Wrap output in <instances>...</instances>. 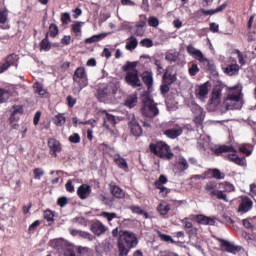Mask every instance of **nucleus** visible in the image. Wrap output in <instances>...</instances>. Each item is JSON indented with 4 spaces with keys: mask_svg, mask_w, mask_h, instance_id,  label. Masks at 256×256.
<instances>
[{
    "mask_svg": "<svg viewBox=\"0 0 256 256\" xmlns=\"http://www.w3.org/2000/svg\"><path fill=\"white\" fill-rule=\"evenodd\" d=\"M139 244L137 234L131 231H121L117 240L118 256H128L131 249Z\"/></svg>",
    "mask_w": 256,
    "mask_h": 256,
    "instance_id": "nucleus-1",
    "label": "nucleus"
},
{
    "mask_svg": "<svg viewBox=\"0 0 256 256\" xmlns=\"http://www.w3.org/2000/svg\"><path fill=\"white\" fill-rule=\"evenodd\" d=\"M211 151L217 157L223 156V153H229L228 155H224V159L226 161H230L231 163L239 165L240 167H247V160L245 159V157H239V155H237V150L233 146H215L211 149Z\"/></svg>",
    "mask_w": 256,
    "mask_h": 256,
    "instance_id": "nucleus-2",
    "label": "nucleus"
},
{
    "mask_svg": "<svg viewBox=\"0 0 256 256\" xmlns=\"http://www.w3.org/2000/svg\"><path fill=\"white\" fill-rule=\"evenodd\" d=\"M219 183L216 181H208L204 185L205 192L210 195V197H216V199H219L220 201H225V203H229V199L227 198V194H225V191H228V193H231V191H235V186L229 182H224V188L225 190H219Z\"/></svg>",
    "mask_w": 256,
    "mask_h": 256,
    "instance_id": "nucleus-3",
    "label": "nucleus"
},
{
    "mask_svg": "<svg viewBox=\"0 0 256 256\" xmlns=\"http://www.w3.org/2000/svg\"><path fill=\"white\" fill-rule=\"evenodd\" d=\"M150 152L153 153V155H156V157H159L160 159H164L166 161H171L173 157H175V154L171 151V146L169 144L158 141L156 143H151L149 145Z\"/></svg>",
    "mask_w": 256,
    "mask_h": 256,
    "instance_id": "nucleus-4",
    "label": "nucleus"
},
{
    "mask_svg": "<svg viewBox=\"0 0 256 256\" xmlns=\"http://www.w3.org/2000/svg\"><path fill=\"white\" fill-rule=\"evenodd\" d=\"M117 91H119V84L110 82L108 84L99 86V88L96 90L95 97L100 103H105L109 97L116 95Z\"/></svg>",
    "mask_w": 256,
    "mask_h": 256,
    "instance_id": "nucleus-5",
    "label": "nucleus"
},
{
    "mask_svg": "<svg viewBox=\"0 0 256 256\" xmlns=\"http://www.w3.org/2000/svg\"><path fill=\"white\" fill-rule=\"evenodd\" d=\"M142 107L141 113L144 117L148 119H153L159 115V108L157 107V103L148 95H142Z\"/></svg>",
    "mask_w": 256,
    "mask_h": 256,
    "instance_id": "nucleus-6",
    "label": "nucleus"
},
{
    "mask_svg": "<svg viewBox=\"0 0 256 256\" xmlns=\"http://www.w3.org/2000/svg\"><path fill=\"white\" fill-rule=\"evenodd\" d=\"M227 91L228 94L224 99L227 109H239V106H229L227 101H230V103H243V86L237 84L233 87H228Z\"/></svg>",
    "mask_w": 256,
    "mask_h": 256,
    "instance_id": "nucleus-7",
    "label": "nucleus"
},
{
    "mask_svg": "<svg viewBox=\"0 0 256 256\" xmlns=\"http://www.w3.org/2000/svg\"><path fill=\"white\" fill-rule=\"evenodd\" d=\"M74 83H77L79 86L80 91L85 89L87 85H89V78H87V71H85L84 67H78L73 75Z\"/></svg>",
    "mask_w": 256,
    "mask_h": 256,
    "instance_id": "nucleus-8",
    "label": "nucleus"
},
{
    "mask_svg": "<svg viewBox=\"0 0 256 256\" xmlns=\"http://www.w3.org/2000/svg\"><path fill=\"white\" fill-rule=\"evenodd\" d=\"M128 127L130 129L131 135L134 137H141L143 135V128L135 118V114H130L128 117Z\"/></svg>",
    "mask_w": 256,
    "mask_h": 256,
    "instance_id": "nucleus-9",
    "label": "nucleus"
},
{
    "mask_svg": "<svg viewBox=\"0 0 256 256\" xmlns=\"http://www.w3.org/2000/svg\"><path fill=\"white\" fill-rule=\"evenodd\" d=\"M217 241H219L221 251H223L224 253H231L232 255H237V253L241 251L240 246H236L235 244L225 239L217 238Z\"/></svg>",
    "mask_w": 256,
    "mask_h": 256,
    "instance_id": "nucleus-10",
    "label": "nucleus"
},
{
    "mask_svg": "<svg viewBox=\"0 0 256 256\" xmlns=\"http://www.w3.org/2000/svg\"><path fill=\"white\" fill-rule=\"evenodd\" d=\"M125 81L127 85L133 87L134 89L137 87H141V79H139V70L128 71L125 76Z\"/></svg>",
    "mask_w": 256,
    "mask_h": 256,
    "instance_id": "nucleus-11",
    "label": "nucleus"
},
{
    "mask_svg": "<svg viewBox=\"0 0 256 256\" xmlns=\"http://www.w3.org/2000/svg\"><path fill=\"white\" fill-rule=\"evenodd\" d=\"M186 50H187L188 55H190L191 57H194V59L199 61V63H206L207 65H210L209 59H207L203 55V52H201V50L195 48V46H193L192 44L188 45L186 47Z\"/></svg>",
    "mask_w": 256,
    "mask_h": 256,
    "instance_id": "nucleus-12",
    "label": "nucleus"
},
{
    "mask_svg": "<svg viewBox=\"0 0 256 256\" xmlns=\"http://www.w3.org/2000/svg\"><path fill=\"white\" fill-rule=\"evenodd\" d=\"M19 65V56L15 53L8 55L5 62L0 64V73H5L9 67H17Z\"/></svg>",
    "mask_w": 256,
    "mask_h": 256,
    "instance_id": "nucleus-13",
    "label": "nucleus"
},
{
    "mask_svg": "<svg viewBox=\"0 0 256 256\" xmlns=\"http://www.w3.org/2000/svg\"><path fill=\"white\" fill-rule=\"evenodd\" d=\"M48 147L50 149L49 154L51 157H57V153H61V151H63L61 142L55 138H50L48 140Z\"/></svg>",
    "mask_w": 256,
    "mask_h": 256,
    "instance_id": "nucleus-14",
    "label": "nucleus"
},
{
    "mask_svg": "<svg viewBox=\"0 0 256 256\" xmlns=\"http://www.w3.org/2000/svg\"><path fill=\"white\" fill-rule=\"evenodd\" d=\"M251 209H253V200L247 196H241L238 213H248Z\"/></svg>",
    "mask_w": 256,
    "mask_h": 256,
    "instance_id": "nucleus-15",
    "label": "nucleus"
},
{
    "mask_svg": "<svg viewBox=\"0 0 256 256\" xmlns=\"http://www.w3.org/2000/svg\"><path fill=\"white\" fill-rule=\"evenodd\" d=\"M223 97V85H216L212 91L211 103L212 105H219Z\"/></svg>",
    "mask_w": 256,
    "mask_h": 256,
    "instance_id": "nucleus-16",
    "label": "nucleus"
},
{
    "mask_svg": "<svg viewBox=\"0 0 256 256\" xmlns=\"http://www.w3.org/2000/svg\"><path fill=\"white\" fill-rule=\"evenodd\" d=\"M207 95H209V84L208 82L198 86L195 90V96L200 101H205L207 99Z\"/></svg>",
    "mask_w": 256,
    "mask_h": 256,
    "instance_id": "nucleus-17",
    "label": "nucleus"
},
{
    "mask_svg": "<svg viewBox=\"0 0 256 256\" xmlns=\"http://www.w3.org/2000/svg\"><path fill=\"white\" fill-rule=\"evenodd\" d=\"M90 230L97 237H101V235L107 231V226H105L101 221L97 220L91 224Z\"/></svg>",
    "mask_w": 256,
    "mask_h": 256,
    "instance_id": "nucleus-18",
    "label": "nucleus"
},
{
    "mask_svg": "<svg viewBox=\"0 0 256 256\" xmlns=\"http://www.w3.org/2000/svg\"><path fill=\"white\" fill-rule=\"evenodd\" d=\"M198 225H215V218L205 216L203 214L192 215Z\"/></svg>",
    "mask_w": 256,
    "mask_h": 256,
    "instance_id": "nucleus-19",
    "label": "nucleus"
},
{
    "mask_svg": "<svg viewBox=\"0 0 256 256\" xmlns=\"http://www.w3.org/2000/svg\"><path fill=\"white\" fill-rule=\"evenodd\" d=\"M174 167L178 173H185V171L189 169V162L185 157L181 156L179 160L174 164Z\"/></svg>",
    "mask_w": 256,
    "mask_h": 256,
    "instance_id": "nucleus-20",
    "label": "nucleus"
},
{
    "mask_svg": "<svg viewBox=\"0 0 256 256\" xmlns=\"http://www.w3.org/2000/svg\"><path fill=\"white\" fill-rule=\"evenodd\" d=\"M77 195L80 199L85 200L91 195V186L88 184H82L77 189Z\"/></svg>",
    "mask_w": 256,
    "mask_h": 256,
    "instance_id": "nucleus-21",
    "label": "nucleus"
},
{
    "mask_svg": "<svg viewBox=\"0 0 256 256\" xmlns=\"http://www.w3.org/2000/svg\"><path fill=\"white\" fill-rule=\"evenodd\" d=\"M109 189H110L111 195H113V197H115V199H125V191H123L121 189V187H119L113 183H110Z\"/></svg>",
    "mask_w": 256,
    "mask_h": 256,
    "instance_id": "nucleus-22",
    "label": "nucleus"
},
{
    "mask_svg": "<svg viewBox=\"0 0 256 256\" xmlns=\"http://www.w3.org/2000/svg\"><path fill=\"white\" fill-rule=\"evenodd\" d=\"M102 113H105L103 127L106 129H109V127H115L117 125V120L115 119V116L113 114H109L107 110H103Z\"/></svg>",
    "mask_w": 256,
    "mask_h": 256,
    "instance_id": "nucleus-23",
    "label": "nucleus"
},
{
    "mask_svg": "<svg viewBox=\"0 0 256 256\" xmlns=\"http://www.w3.org/2000/svg\"><path fill=\"white\" fill-rule=\"evenodd\" d=\"M164 135L168 137V139H177V137H181V135H183V128L166 129L164 131Z\"/></svg>",
    "mask_w": 256,
    "mask_h": 256,
    "instance_id": "nucleus-24",
    "label": "nucleus"
},
{
    "mask_svg": "<svg viewBox=\"0 0 256 256\" xmlns=\"http://www.w3.org/2000/svg\"><path fill=\"white\" fill-rule=\"evenodd\" d=\"M239 69L240 67L238 66V64L234 63L227 65L224 69V72L226 73V75L233 77V75H239Z\"/></svg>",
    "mask_w": 256,
    "mask_h": 256,
    "instance_id": "nucleus-25",
    "label": "nucleus"
},
{
    "mask_svg": "<svg viewBox=\"0 0 256 256\" xmlns=\"http://www.w3.org/2000/svg\"><path fill=\"white\" fill-rule=\"evenodd\" d=\"M52 121L54 125H56V127H63V125L67 123V118L65 117V114L58 113L54 115V117L52 118Z\"/></svg>",
    "mask_w": 256,
    "mask_h": 256,
    "instance_id": "nucleus-26",
    "label": "nucleus"
},
{
    "mask_svg": "<svg viewBox=\"0 0 256 256\" xmlns=\"http://www.w3.org/2000/svg\"><path fill=\"white\" fill-rule=\"evenodd\" d=\"M114 162L119 167V169H123V171L125 172L129 171V164L127 163V160H125V158L118 155L114 158Z\"/></svg>",
    "mask_w": 256,
    "mask_h": 256,
    "instance_id": "nucleus-27",
    "label": "nucleus"
},
{
    "mask_svg": "<svg viewBox=\"0 0 256 256\" xmlns=\"http://www.w3.org/2000/svg\"><path fill=\"white\" fill-rule=\"evenodd\" d=\"M142 81L148 89H151L153 87V72H143Z\"/></svg>",
    "mask_w": 256,
    "mask_h": 256,
    "instance_id": "nucleus-28",
    "label": "nucleus"
},
{
    "mask_svg": "<svg viewBox=\"0 0 256 256\" xmlns=\"http://www.w3.org/2000/svg\"><path fill=\"white\" fill-rule=\"evenodd\" d=\"M157 211L162 217H165L169 214V211H171V204L167 202H162L158 205Z\"/></svg>",
    "mask_w": 256,
    "mask_h": 256,
    "instance_id": "nucleus-29",
    "label": "nucleus"
},
{
    "mask_svg": "<svg viewBox=\"0 0 256 256\" xmlns=\"http://www.w3.org/2000/svg\"><path fill=\"white\" fill-rule=\"evenodd\" d=\"M226 7H227V4L224 3V4L220 5L219 7H217L216 9L205 10V9L201 8L200 11H201V13H203V15H215V13H221V11L226 9Z\"/></svg>",
    "mask_w": 256,
    "mask_h": 256,
    "instance_id": "nucleus-30",
    "label": "nucleus"
},
{
    "mask_svg": "<svg viewBox=\"0 0 256 256\" xmlns=\"http://www.w3.org/2000/svg\"><path fill=\"white\" fill-rule=\"evenodd\" d=\"M130 211L136 215H143L144 219H149V212L143 210L141 206H130Z\"/></svg>",
    "mask_w": 256,
    "mask_h": 256,
    "instance_id": "nucleus-31",
    "label": "nucleus"
},
{
    "mask_svg": "<svg viewBox=\"0 0 256 256\" xmlns=\"http://www.w3.org/2000/svg\"><path fill=\"white\" fill-rule=\"evenodd\" d=\"M34 93H37L39 97H45L47 95V90L43 88V84L41 82H36L33 85Z\"/></svg>",
    "mask_w": 256,
    "mask_h": 256,
    "instance_id": "nucleus-32",
    "label": "nucleus"
},
{
    "mask_svg": "<svg viewBox=\"0 0 256 256\" xmlns=\"http://www.w3.org/2000/svg\"><path fill=\"white\" fill-rule=\"evenodd\" d=\"M137 45H139V41L137 38H135V36H131L127 39L126 49L127 51H133V49H137Z\"/></svg>",
    "mask_w": 256,
    "mask_h": 256,
    "instance_id": "nucleus-33",
    "label": "nucleus"
},
{
    "mask_svg": "<svg viewBox=\"0 0 256 256\" xmlns=\"http://www.w3.org/2000/svg\"><path fill=\"white\" fill-rule=\"evenodd\" d=\"M206 175H211L213 179H225V174L221 173V170L214 168V169H208L206 172Z\"/></svg>",
    "mask_w": 256,
    "mask_h": 256,
    "instance_id": "nucleus-34",
    "label": "nucleus"
},
{
    "mask_svg": "<svg viewBox=\"0 0 256 256\" xmlns=\"http://www.w3.org/2000/svg\"><path fill=\"white\" fill-rule=\"evenodd\" d=\"M41 51H51V42L49 41V32L46 33L45 38L40 42Z\"/></svg>",
    "mask_w": 256,
    "mask_h": 256,
    "instance_id": "nucleus-35",
    "label": "nucleus"
},
{
    "mask_svg": "<svg viewBox=\"0 0 256 256\" xmlns=\"http://www.w3.org/2000/svg\"><path fill=\"white\" fill-rule=\"evenodd\" d=\"M255 222H256V217L246 218L242 220V224L245 227V229H251L252 231L256 229Z\"/></svg>",
    "mask_w": 256,
    "mask_h": 256,
    "instance_id": "nucleus-36",
    "label": "nucleus"
},
{
    "mask_svg": "<svg viewBox=\"0 0 256 256\" xmlns=\"http://www.w3.org/2000/svg\"><path fill=\"white\" fill-rule=\"evenodd\" d=\"M126 107H129V109H133L137 105V94H131L127 97L125 101Z\"/></svg>",
    "mask_w": 256,
    "mask_h": 256,
    "instance_id": "nucleus-37",
    "label": "nucleus"
},
{
    "mask_svg": "<svg viewBox=\"0 0 256 256\" xmlns=\"http://www.w3.org/2000/svg\"><path fill=\"white\" fill-rule=\"evenodd\" d=\"M175 79L176 77L174 75L165 72L162 76V83L171 86L175 83Z\"/></svg>",
    "mask_w": 256,
    "mask_h": 256,
    "instance_id": "nucleus-38",
    "label": "nucleus"
},
{
    "mask_svg": "<svg viewBox=\"0 0 256 256\" xmlns=\"http://www.w3.org/2000/svg\"><path fill=\"white\" fill-rule=\"evenodd\" d=\"M157 236L159 237V239L161 241H163L164 243H171L172 245L175 244V240H173V237H171L170 235L167 234H163L161 231H156Z\"/></svg>",
    "mask_w": 256,
    "mask_h": 256,
    "instance_id": "nucleus-39",
    "label": "nucleus"
},
{
    "mask_svg": "<svg viewBox=\"0 0 256 256\" xmlns=\"http://www.w3.org/2000/svg\"><path fill=\"white\" fill-rule=\"evenodd\" d=\"M9 97H11V92L5 88H0V104L7 103Z\"/></svg>",
    "mask_w": 256,
    "mask_h": 256,
    "instance_id": "nucleus-40",
    "label": "nucleus"
},
{
    "mask_svg": "<svg viewBox=\"0 0 256 256\" xmlns=\"http://www.w3.org/2000/svg\"><path fill=\"white\" fill-rule=\"evenodd\" d=\"M49 246L52 247V249H63V239L57 238L49 241Z\"/></svg>",
    "mask_w": 256,
    "mask_h": 256,
    "instance_id": "nucleus-41",
    "label": "nucleus"
},
{
    "mask_svg": "<svg viewBox=\"0 0 256 256\" xmlns=\"http://www.w3.org/2000/svg\"><path fill=\"white\" fill-rule=\"evenodd\" d=\"M205 121V111L203 108H199V114L194 117V123L196 125H203Z\"/></svg>",
    "mask_w": 256,
    "mask_h": 256,
    "instance_id": "nucleus-42",
    "label": "nucleus"
},
{
    "mask_svg": "<svg viewBox=\"0 0 256 256\" xmlns=\"http://www.w3.org/2000/svg\"><path fill=\"white\" fill-rule=\"evenodd\" d=\"M106 35L105 34H97V35H93L90 38H87L85 40V43L87 44H91V43H99V41H101L102 39H105Z\"/></svg>",
    "mask_w": 256,
    "mask_h": 256,
    "instance_id": "nucleus-43",
    "label": "nucleus"
},
{
    "mask_svg": "<svg viewBox=\"0 0 256 256\" xmlns=\"http://www.w3.org/2000/svg\"><path fill=\"white\" fill-rule=\"evenodd\" d=\"M166 61L169 63H177V60L179 59V53L177 52H167L165 55Z\"/></svg>",
    "mask_w": 256,
    "mask_h": 256,
    "instance_id": "nucleus-44",
    "label": "nucleus"
},
{
    "mask_svg": "<svg viewBox=\"0 0 256 256\" xmlns=\"http://www.w3.org/2000/svg\"><path fill=\"white\" fill-rule=\"evenodd\" d=\"M234 53L238 56V62L240 65H246L245 59H247V55L243 54L239 49L234 50Z\"/></svg>",
    "mask_w": 256,
    "mask_h": 256,
    "instance_id": "nucleus-45",
    "label": "nucleus"
},
{
    "mask_svg": "<svg viewBox=\"0 0 256 256\" xmlns=\"http://www.w3.org/2000/svg\"><path fill=\"white\" fill-rule=\"evenodd\" d=\"M49 33H50V37H57L59 35V27L57 26V24L52 23L49 26Z\"/></svg>",
    "mask_w": 256,
    "mask_h": 256,
    "instance_id": "nucleus-46",
    "label": "nucleus"
},
{
    "mask_svg": "<svg viewBox=\"0 0 256 256\" xmlns=\"http://www.w3.org/2000/svg\"><path fill=\"white\" fill-rule=\"evenodd\" d=\"M101 216L107 219L108 223H111L113 219H117V213L115 212H102Z\"/></svg>",
    "mask_w": 256,
    "mask_h": 256,
    "instance_id": "nucleus-47",
    "label": "nucleus"
},
{
    "mask_svg": "<svg viewBox=\"0 0 256 256\" xmlns=\"http://www.w3.org/2000/svg\"><path fill=\"white\" fill-rule=\"evenodd\" d=\"M72 32L75 34V37H81V22L72 24Z\"/></svg>",
    "mask_w": 256,
    "mask_h": 256,
    "instance_id": "nucleus-48",
    "label": "nucleus"
},
{
    "mask_svg": "<svg viewBox=\"0 0 256 256\" xmlns=\"http://www.w3.org/2000/svg\"><path fill=\"white\" fill-rule=\"evenodd\" d=\"M137 68V62H130L128 61L126 65L122 67L123 71L129 73V71H135Z\"/></svg>",
    "mask_w": 256,
    "mask_h": 256,
    "instance_id": "nucleus-49",
    "label": "nucleus"
},
{
    "mask_svg": "<svg viewBox=\"0 0 256 256\" xmlns=\"http://www.w3.org/2000/svg\"><path fill=\"white\" fill-rule=\"evenodd\" d=\"M153 61L157 69V75H162L163 71H165V69H163V62L157 58H154Z\"/></svg>",
    "mask_w": 256,
    "mask_h": 256,
    "instance_id": "nucleus-50",
    "label": "nucleus"
},
{
    "mask_svg": "<svg viewBox=\"0 0 256 256\" xmlns=\"http://www.w3.org/2000/svg\"><path fill=\"white\" fill-rule=\"evenodd\" d=\"M199 71H200L199 66L195 63H192L188 69V73L191 77H195V75H197Z\"/></svg>",
    "mask_w": 256,
    "mask_h": 256,
    "instance_id": "nucleus-51",
    "label": "nucleus"
},
{
    "mask_svg": "<svg viewBox=\"0 0 256 256\" xmlns=\"http://www.w3.org/2000/svg\"><path fill=\"white\" fill-rule=\"evenodd\" d=\"M41 225V220L34 221L28 228V233L30 235H33L37 231V228Z\"/></svg>",
    "mask_w": 256,
    "mask_h": 256,
    "instance_id": "nucleus-52",
    "label": "nucleus"
},
{
    "mask_svg": "<svg viewBox=\"0 0 256 256\" xmlns=\"http://www.w3.org/2000/svg\"><path fill=\"white\" fill-rule=\"evenodd\" d=\"M33 175H34V179H37L38 181H40L41 177L45 175V170H43V168H35L33 170Z\"/></svg>",
    "mask_w": 256,
    "mask_h": 256,
    "instance_id": "nucleus-53",
    "label": "nucleus"
},
{
    "mask_svg": "<svg viewBox=\"0 0 256 256\" xmlns=\"http://www.w3.org/2000/svg\"><path fill=\"white\" fill-rule=\"evenodd\" d=\"M167 181H169L167 179V176L162 174V175L159 176L158 180L154 182V187L163 186L167 183Z\"/></svg>",
    "mask_w": 256,
    "mask_h": 256,
    "instance_id": "nucleus-54",
    "label": "nucleus"
},
{
    "mask_svg": "<svg viewBox=\"0 0 256 256\" xmlns=\"http://www.w3.org/2000/svg\"><path fill=\"white\" fill-rule=\"evenodd\" d=\"M78 233L79 237H82V239H87L88 241H93V239H95V237H93V235L89 232H85V231H80V232H76Z\"/></svg>",
    "mask_w": 256,
    "mask_h": 256,
    "instance_id": "nucleus-55",
    "label": "nucleus"
},
{
    "mask_svg": "<svg viewBox=\"0 0 256 256\" xmlns=\"http://www.w3.org/2000/svg\"><path fill=\"white\" fill-rule=\"evenodd\" d=\"M44 219L49 221H55V214L50 209L44 211Z\"/></svg>",
    "mask_w": 256,
    "mask_h": 256,
    "instance_id": "nucleus-56",
    "label": "nucleus"
},
{
    "mask_svg": "<svg viewBox=\"0 0 256 256\" xmlns=\"http://www.w3.org/2000/svg\"><path fill=\"white\" fill-rule=\"evenodd\" d=\"M148 25L150 27H159V18L155 16H150L148 19Z\"/></svg>",
    "mask_w": 256,
    "mask_h": 256,
    "instance_id": "nucleus-57",
    "label": "nucleus"
},
{
    "mask_svg": "<svg viewBox=\"0 0 256 256\" xmlns=\"http://www.w3.org/2000/svg\"><path fill=\"white\" fill-rule=\"evenodd\" d=\"M68 141L70 143H81V136L79 135V133H74L69 136Z\"/></svg>",
    "mask_w": 256,
    "mask_h": 256,
    "instance_id": "nucleus-58",
    "label": "nucleus"
},
{
    "mask_svg": "<svg viewBox=\"0 0 256 256\" xmlns=\"http://www.w3.org/2000/svg\"><path fill=\"white\" fill-rule=\"evenodd\" d=\"M156 189H159V194L162 195L163 197H167V195H169V193H171V189L165 187L164 185L159 186V187H155Z\"/></svg>",
    "mask_w": 256,
    "mask_h": 256,
    "instance_id": "nucleus-59",
    "label": "nucleus"
},
{
    "mask_svg": "<svg viewBox=\"0 0 256 256\" xmlns=\"http://www.w3.org/2000/svg\"><path fill=\"white\" fill-rule=\"evenodd\" d=\"M9 13L7 12V10H0V23L2 25H5V23H7V17H8Z\"/></svg>",
    "mask_w": 256,
    "mask_h": 256,
    "instance_id": "nucleus-60",
    "label": "nucleus"
},
{
    "mask_svg": "<svg viewBox=\"0 0 256 256\" xmlns=\"http://www.w3.org/2000/svg\"><path fill=\"white\" fill-rule=\"evenodd\" d=\"M57 205H59V207H65L66 205H69V199L65 196H61L57 200Z\"/></svg>",
    "mask_w": 256,
    "mask_h": 256,
    "instance_id": "nucleus-61",
    "label": "nucleus"
},
{
    "mask_svg": "<svg viewBox=\"0 0 256 256\" xmlns=\"http://www.w3.org/2000/svg\"><path fill=\"white\" fill-rule=\"evenodd\" d=\"M101 201L106 207H113V198L102 196Z\"/></svg>",
    "mask_w": 256,
    "mask_h": 256,
    "instance_id": "nucleus-62",
    "label": "nucleus"
},
{
    "mask_svg": "<svg viewBox=\"0 0 256 256\" xmlns=\"http://www.w3.org/2000/svg\"><path fill=\"white\" fill-rule=\"evenodd\" d=\"M140 45L142 47H153V40L149 39V38H145L143 40L140 41Z\"/></svg>",
    "mask_w": 256,
    "mask_h": 256,
    "instance_id": "nucleus-63",
    "label": "nucleus"
},
{
    "mask_svg": "<svg viewBox=\"0 0 256 256\" xmlns=\"http://www.w3.org/2000/svg\"><path fill=\"white\" fill-rule=\"evenodd\" d=\"M181 223L184 225V229H193V222L189 218H184L181 220Z\"/></svg>",
    "mask_w": 256,
    "mask_h": 256,
    "instance_id": "nucleus-64",
    "label": "nucleus"
}]
</instances>
